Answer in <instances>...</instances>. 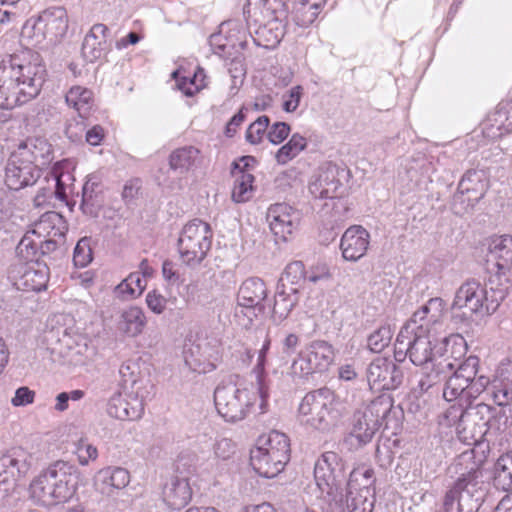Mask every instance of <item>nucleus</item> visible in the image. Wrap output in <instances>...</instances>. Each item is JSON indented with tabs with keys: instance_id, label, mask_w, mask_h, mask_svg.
Instances as JSON below:
<instances>
[{
	"instance_id": "nucleus-54",
	"label": "nucleus",
	"mask_w": 512,
	"mask_h": 512,
	"mask_svg": "<svg viewBox=\"0 0 512 512\" xmlns=\"http://www.w3.org/2000/svg\"><path fill=\"white\" fill-rule=\"evenodd\" d=\"M392 335L390 326H380L369 335L367 339L368 348L375 353H380L390 344Z\"/></svg>"
},
{
	"instance_id": "nucleus-50",
	"label": "nucleus",
	"mask_w": 512,
	"mask_h": 512,
	"mask_svg": "<svg viewBox=\"0 0 512 512\" xmlns=\"http://www.w3.org/2000/svg\"><path fill=\"white\" fill-rule=\"evenodd\" d=\"M271 340L269 337H266L262 348L259 351L258 361L254 368L257 372V381H258V392L261 399L260 409L261 413L266 412L267 408V398H268V388L264 384V375H265V363H266V355L270 349Z\"/></svg>"
},
{
	"instance_id": "nucleus-12",
	"label": "nucleus",
	"mask_w": 512,
	"mask_h": 512,
	"mask_svg": "<svg viewBox=\"0 0 512 512\" xmlns=\"http://www.w3.org/2000/svg\"><path fill=\"white\" fill-rule=\"evenodd\" d=\"M37 227L38 230L45 231L49 236L53 237L47 240L39 238V258L40 260H46L50 267L63 255L60 244L55 238H64L68 230L67 222L60 213L50 211L41 217Z\"/></svg>"
},
{
	"instance_id": "nucleus-8",
	"label": "nucleus",
	"mask_w": 512,
	"mask_h": 512,
	"mask_svg": "<svg viewBox=\"0 0 512 512\" xmlns=\"http://www.w3.org/2000/svg\"><path fill=\"white\" fill-rule=\"evenodd\" d=\"M488 301L486 288L479 281L469 279L456 292L451 305L453 318L459 317L461 320H466L474 314L481 316L491 315L495 310H490V303Z\"/></svg>"
},
{
	"instance_id": "nucleus-37",
	"label": "nucleus",
	"mask_w": 512,
	"mask_h": 512,
	"mask_svg": "<svg viewBox=\"0 0 512 512\" xmlns=\"http://www.w3.org/2000/svg\"><path fill=\"white\" fill-rule=\"evenodd\" d=\"M286 24L279 21L253 24L255 27L254 42L264 48H275L285 34Z\"/></svg>"
},
{
	"instance_id": "nucleus-55",
	"label": "nucleus",
	"mask_w": 512,
	"mask_h": 512,
	"mask_svg": "<svg viewBox=\"0 0 512 512\" xmlns=\"http://www.w3.org/2000/svg\"><path fill=\"white\" fill-rule=\"evenodd\" d=\"M263 447L269 450H273L290 460V440L282 432L276 430L271 431L268 436V439L265 442V446Z\"/></svg>"
},
{
	"instance_id": "nucleus-26",
	"label": "nucleus",
	"mask_w": 512,
	"mask_h": 512,
	"mask_svg": "<svg viewBox=\"0 0 512 512\" xmlns=\"http://www.w3.org/2000/svg\"><path fill=\"white\" fill-rule=\"evenodd\" d=\"M477 448L474 446L471 449L465 450L450 465V471L458 475L456 480L464 479V483L472 480L473 482L481 481L483 476L481 469L483 458L476 459Z\"/></svg>"
},
{
	"instance_id": "nucleus-60",
	"label": "nucleus",
	"mask_w": 512,
	"mask_h": 512,
	"mask_svg": "<svg viewBox=\"0 0 512 512\" xmlns=\"http://www.w3.org/2000/svg\"><path fill=\"white\" fill-rule=\"evenodd\" d=\"M87 117L74 118L70 120L65 128L66 136L73 142L81 141L83 137H85L87 124L85 123V119Z\"/></svg>"
},
{
	"instance_id": "nucleus-61",
	"label": "nucleus",
	"mask_w": 512,
	"mask_h": 512,
	"mask_svg": "<svg viewBox=\"0 0 512 512\" xmlns=\"http://www.w3.org/2000/svg\"><path fill=\"white\" fill-rule=\"evenodd\" d=\"M94 183L91 185L89 182H86L82 189V203L81 208L86 214H94L96 213L97 208L99 207L98 201L96 200V195H94L93 190Z\"/></svg>"
},
{
	"instance_id": "nucleus-58",
	"label": "nucleus",
	"mask_w": 512,
	"mask_h": 512,
	"mask_svg": "<svg viewBox=\"0 0 512 512\" xmlns=\"http://www.w3.org/2000/svg\"><path fill=\"white\" fill-rule=\"evenodd\" d=\"M91 239L88 237L81 238L74 249L73 261L76 266L85 267L93 259L91 248Z\"/></svg>"
},
{
	"instance_id": "nucleus-56",
	"label": "nucleus",
	"mask_w": 512,
	"mask_h": 512,
	"mask_svg": "<svg viewBox=\"0 0 512 512\" xmlns=\"http://www.w3.org/2000/svg\"><path fill=\"white\" fill-rule=\"evenodd\" d=\"M414 323H406L400 330L395 343L394 348V359L395 363H402L408 357L410 359V354L408 351V343L407 339L409 338V333L413 331Z\"/></svg>"
},
{
	"instance_id": "nucleus-38",
	"label": "nucleus",
	"mask_w": 512,
	"mask_h": 512,
	"mask_svg": "<svg viewBox=\"0 0 512 512\" xmlns=\"http://www.w3.org/2000/svg\"><path fill=\"white\" fill-rule=\"evenodd\" d=\"M98 477L102 484L99 486L98 480L95 485L101 493L112 495L114 490H121L128 485V471L123 468H106L99 471Z\"/></svg>"
},
{
	"instance_id": "nucleus-1",
	"label": "nucleus",
	"mask_w": 512,
	"mask_h": 512,
	"mask_svg": "<svg viewBox=\"0 0 512 512\" xmlns=\"http://www.w3.org/2000/svg\"><path fill=\"white\" fill-rule=\"evenodd\" d=\"M404 412L394 406L389 395L382 394L373 399L363 410L352 417V429L345 436L344 444L349 449H358L368 444L381 427L395 434L401 428Z\"/></svg>"
},
{
	"instance_id": "nucleus-17",
	"label": "nucleus",
	"mask_w": 512,
	"mask_h": 512,
	"mask_svg": "<svg viewBox=\"0 0 512 512\" xmlns=\"http://www.w3.org/2000/svg\"><path fill=\"white\" fill-rule=\"evenodd\" d=\"M237 34H243V36H245L244 31L233 29L230 30V34L227 37H223L221 34H213L210 37V45L214 53L225 60H231L229 72L232 74L233 78L237 77V73L241 75L245 73L241 59V51L246 48L247 41L241 37L234 39Z\"/></svg>"
},
{
	"instance_id": "nucleus-39",
	"label": "nucleus",
	"mask_w": 512,
	"mask_h": 512,
	"mask_svg": "<svg viewBox=\"0 0 512 512\" xmlns=\"http://www.w3.org/2000/svg\"><path fill=\"white\" fill-rule=\"evenodd\" d=\"M492 385L495 401L512 400V363H503L498 367Z\"/></svg>"
},
{
	"instance_id": "nucleus-18",
	"label": "nucleus",
	"mask_w": 512,
	"mask_h": 512,
	"mask_svg": "<svg viewBox=\"0 0 512 512\" xmlns=\"http://www.w3.org/2000/svg\"><path fill=\"white\" fill-rule=\"evenodd\" d=\"M42 170L31 161L13 151L5 167V183L11 190L18 191L34 185L41 177Z\"/></svg>"
},
{
	"instance_id": "nucleus-57",
	"label": "nucleus",
	"mask_w": 512,
	"mask_h": 512,
	"mask_svg": "<svg viewBox=\"0 0 512 512\" xmlns=\"http://www.w3.org/2000/svg\"><path fill=\"white\" fill-rule=\"evenodd\" d=\"M270 124L268 116L263 115L258 117L251 123L246 131V140L253 145L259 144Z\"/></svg>"
},
{
	"instance_id": "nucleus-28",
	"label": "nucleus",
	"mask_w": 512,
	"mask_h": 512,
	"mask_svg": "<svg viewBox=\"0 0 512 512\" xmlns=\"http://www.w3.org/2000/svg\"><path fill=\"white\" fill-rule=\"evenodd\" d=\"M267 297V288L264 281L258 277L246 279L237 294L238 304L246 308H256L263 312V301Z\"/></svg>"
},
{
	"instance_id": "nucleus-2",
	"label": "nucleus",
	"mask_w": 512,
	"mask_h": 512,
	"mask_svg": "<svg viewBox=\"0 0 512 512\" xmlns=\"http://www.w3.org/2000/svg\"><path fill=\"white\" fill-rule=\"evenodd\" d=\"M0 65V109H12L35 98L45 81V67L38 62Z\"/></svg>"
},
{
	"instance_id": "nucleus-59",
	"label": "nucleus",
	"mask_w": 512,
	"mask_h": 512,
	"mask_svg": "<svg viewBox=\"0 0 512 512\" xmlns=\"http://www.w3.org/2000/svg\"><path fill=\"white\" fill-rule=\"evenodd\" d=\"M299 345V337L294 334H288L283 340L282 352L277 357L278 367L286 366L289 364L291 356L296 352Z\"/></svg>"
},
{
	"instance_id": "nucleus-25",
	"label": "nucleus",
	"mask_w": 512,
	"mask_h": 512,
	"mask_svg": "<svg viewBox=\"0 0 512 512\" xmlns=\"http://www.w3.org/2000/svg\"><path fill=\"white\" fill-rule=\"evenodd\" d=\"M487 270L508 272L512 267V236L504 235L491 240L487 254Z\"/></svg>"
},
{
	"instance_id": "nucleus-29",
	"label": "nucleus",
	"mask_w": 512,
	"mask_h": 512,
	"mask_svg": "<svg viewBox=\"0 0 512 512\" xmlns=\"http://www.w3.org/2000/svg\"><path fill=\"white\" fill-rule=\"evenodd\" d=\"M240 161L244 162L243 167L240 166L239 163L234 162L232 170V173L236 177L232 191V199L237 203L245 202L251 197L254 176L245 171V168L248 167L249 161L255 162L256 160L253 156H243L240 158Z\"/></svg>"
},
{
	"instance_id": "nucleus-14",
	"label": "nucleus",
	"mask_w": 512,
	"mask_h": 512,
	"mask_svg": "<svg viewBox=\"0 0 512 512\" xmlns=\"http://www.w3.org/2000/svg\"><path fill=\"white\" fill-rule=\"evenodd\" d=\"M33 456L22 448H13L0 457V495L14 491L17 482L30 470Z\"/></svg>"
},
{
	"instance_id": "nucleus-40",
	"label": "nucleus",
	"mask_w": 512,
	"mask_h": 512,
	"mask_svg": "<svg viewBox=\"0 0 512 512\" xmlns=\"http://www.w3.org/2000/svg\"><path fill=\"white\" fill-rule=\"evenodd\" d=\"M307 356L314 369H318V372H323L334 361V349L328 342L316 340L309 345Z\"/></svg>"
},
{
	"instance_id": "nucleus-27",
	"label": "nucleus",
	"mask_w": 512,
	"mask_h": 512,
	"mask_svg": "<svg viewBox=\"0 0 512 512\" xmlns=\"http://www.w3.org/2000/svg\"><path fill=\"white\" fill-rule=\"evenodd\" d=\"M287 7L284 0H262L255 5L253 12L249 11L247 19L249 27L253 24H265L279 21L287 23Z\"/></svg>"
},
{
	"instance_id": "nucleus-63",
	"label": "nucleus",
	"mask_w": 512,
	"mask_h": 512,
	"mask_svg": "<svg viewBox=\"0 0 512 512\" xmlns=\"http://www.w3.org/2000/svg\"><path fill=\"white\" fill-rule=\"evenodd\" d=\"M291 369L294 375L301 378L318 372V369H314L312 363L309 362V357H303L302 355H299L297 359L293 360Z\"/></svg>"
},
{
	"instance_id": "nucleus-51",
	"label": "nucleus",
	"mask_w": 512,
	"mask_h": 512,
	"mask_svg": "<svg viewBox=\"0 0 512 512\" xmlns=\"http://www.w3.org/2000/svg\"><path fill=\"white\" fill-rule=\"evenodd\" d=\"M306 146V138L295 133L290 140L277 151L275 155L276 161L282 165L286 164L304 150Z\"/></svg>"
},
{
	"instance_id": "nucleus-45",
	"label": "nucleus",
	"mask_w": 512,
	"mask_h": 512,
	"mask_svg": "<svg viewBox=\"0 0 512 512\" xmlns=\"http://www.w3.org/2000/svg\"><path fill=\"white\" fill-rule=\"evenodd\" d=\"M40 230L28 231L21 238L16 247L17 256L25 262H38Z\"/></svg>"
},
{
	"instance_id": "nucleus-7",
	"label": "nucleus",
	"mask_w": 512,
	"mask_h": 512,
	"mask_svg": "<svg viewBox=\"0 0 512 512\" xmlns=\"http://www.w3.org/2000/svg\"><path fill=\"white\" fill-rule=\"evenodd\" d=\"M314 478L322 493H326L334 500L338 497L340 501L342 500L348 482L345 465L337 453L327 451L321 455L315 463Z\"/></svg>"
},
{
	"instance_id": "nucleus-33",
	"label": "nucleus",
	"mask_w": 512,
	"mask_h": 512,
	"mask_svg": "<svg viewBox=\"0 0 512 512\" xmlns=\"http://www.w3.org/2000/svg\"><path fill=\"white\" fill-rule=\"evenodd\" d=\"M39 22L44 23V35L50 41H58L68 29L66 10L62 7L44 11L39 17Z\"/></svg>"
},
{
	"instance_id": "nucleus-49",
	"label": "nucleus",
	"mask_w": 512,
	"mask_h": 512,
	"mask_svg": "<svg viewBox=\"0 0 512 512\" xmlns=\"http://www.w3.org/2000/svg\"><path fill=\"white\" fill-rule=\"evenodd\" d=\"M271 340L269 337H266L262 348L259 351L258 361L254 368L257 372V381H258V392L261 399L260 409L261 413L266 412L267 408V398H268V388L264 384V375H265V363H266V355L270 349Z\"/></svg>"
},
{
	"instance_id": "nucleus-44",
	"label": "nucleus",
	"mask_w": 512,
	"mask_h": 512,
	"mask_svg": "<svg viewBox=\"0 0 512 512\" xmlns=\"http://www.w3.org/2000/svg\"><path fill=\"white\" fill-rule=\"evenodd\" d=\"M66 102L73 107L81 117H87L93 107V93L91 90L73 86L66 94Z\"/></svg>"
},
{
	"instance_id": "nucleus-42",
	"label": "nucleus",
	"mask_w": 512,
	"mask_h": 512,
	"mask_svg": "<svg viewBox=\"0 0 512 512\" xmlns=\"http://www.w3.org/2000/svg\"><path fill=\"white\" fill-rule=\"evenodd\" d=\"M183 358L185 365L193 372L201 374L215 369V365L202 353L199 344H186L183 349Z\"/></svg>"
},
{
	"instance_id": "nucleus-46",
	"label": "nucleus",
	"mask_w": 512,
	"mask_h": 512,
	"mask_svg": "<svg viewBox=\"0 0 512 512\" xmlns=\"http://www.w3.org/2000/svg\"><path fill=\"white\" fill-rule=\"evenodd\" d=\"M494 486L503 491L512 489V451L501 455L495 464Z\"/></svg>"
},
{
	"instance_id": "nucleus-35",
	"label": "nucleus",
	"mask_w": 512,
	"mask_h": 512,
	"mask_svg": "<svg viewBox=\"0 0 512 512\" xmlns=\"http://www.w3.org/2000/svg\"><path fill=\"white\" fill-rule=\"evenodd\" d=\"M299 299V291L277 285L272 310L273 321L281 323L287 319L293 308L298 304Z\"/></svg>"
},
{
	"instance_id": "nucleus-3",
	"label": "nucleus",
	"mask_w": 512,
	"mask_h": 512,
	"mask_svg": "<svg viewBox=\"0 0 512 512\" xmlns=\"http://www.w3.org/2000/svg\"><path fill=\"white\" fill-rule=\"evenodd\" d=\"M412 333H409L407 339L410 361L416 366H423L428 363H434L437 358L445 357L451 347V355L455 353L454 348H458V352L466 350V342L464 338L458 334H453L438 340L430 334L429 330L423 325H415Z\"/></svg>"
},
{
	"instance_id": "nucleus-41",
	"label": "nucleus",
	"mask_w": 512,
	"mask_h": 512,
	"mask_svg": "<svg viewBox=\"0 0 512 512\" xmlns=\"http://www.w3.org/2000/svg\"><path fill=\"white\" fill-rule=\"evenodd\" d=\"M432 364V369L429 372H426L421 380L419 381V388L421 392H427L429 389H432L437 384L442 381L447 382L448 373L455 368V362L448 361V358H445L443 361L434 362Z\"/></svg>"
},
{
	"instance_id": "nucleus-13",
	"label": "nucleus",
	"mask_w": 512,
	"mask_h": 512,
	"mask_svg": "<svg viewBox=\"0 0 512 512\" xmlns=\"http://www.w3.org/2000/svg\"><path fill=\"white\" fill-rule=\"evenodd\" d=\"M178 475L171 478L163 488V500L168 507L175 510L184 508L192 498V489L189 484V475L193 474L195 467L189 464V459L179 456L175 463Z\"/></svg>"
},
{
	"instance_id": "nucleus-11",
	"label": "nucleus",
	"mask_w": 512,
	"mask_h": 512,
	"mask_svg": "<svg viewBox=\"0 0 512 512\" xmlns=\"http://www.w3.org/2000/svg\"><path fill=\"white\" fill-rule=\"evenodd\" d=\"M489 180L484 170L470 169L459 182L458 190L453 196V208L456 214H463L472 209L486 194Z\"/></svg>"
},
{
	"instance_id": "nucleus-48",
	"label": "nucleus",
	"mask_w": 512,
	"mask_h": 512,
	"mask_svg": "<svg viewBox=\"0 0 512 512\" xmlns=\"http://www.w3.org/2000/svg\"><path fill=\"white\" fill-rule=\"evenodd\" d=\"M496 402L497 407L491 406V438L512 425V406L509 405V402Z\"/></svg>"
},
{
	"instance_id": "nucleus-64",
	"label": "nucleus",
	"mask_w": 512,
	"mask_h": 512,
	"mask_svg": "<svg viewBox=\"0 0 512 512\" xmlns=\"http://www.w3.org/2000/svg\"><path fill=\"white\" fill-rule=\"evenodd\" d=\"M34 399L35 392L27 386H22L15 391V395L11 399V404L14 407L26 406L28 404H32Z\"/></svg>"
},
{
	"instance_id": "nucleus-36",
	"label": "nucleus",
	"mask_w": 512,
	"mask_h": 512,
	"mask_svg": "<svg viewBox=\"0 0 512 512\" xmlns=\"http://www.w3.org/2000/svg\"><path fill=\"white\" fill-rule=\"evenodd\" d=\"M506 273L496 269L483 286L489 298L490 310L496 311L509 292L511 284Z\"/></svg>"
},
{
	"instance_id": "nucleus-4",
	"label": "nucleus",
	"mask_w": 512,
	"mask_h": 512,
	"mask_svg": "<svg viewBox=\"0 0 512 512\" xmlns=\"http://www.w3.org/2000/svg\"><path fill=\"white\" fill-rule=\"evenodd\" d=\"M80 479L78 468L69 462L59 460L49 465L34 481L33 487L40 490L41 497L55 502H66L75 493Z\"/></svg>"
},
{
	"instance_id": "nucleus-6",
	"label": "nucleus",
	"mask_w": 512,
	"mask_h": 512,
	"mask_svg": "<svg viewBox=\"0 0 512 512\" xmlns=\"http://www.w3.org/2000/svg\"><path fill=\"white\" fill-rule=\"evenodd\" d=\"M465 412L458 429L459 439L468 445L488 449L491 441V406L484 402L468 403Z\"/></svg>"
},
{
	"instance_id": "nucleus-52",
	"label": "nucleus",
	"mask_w": 512,
	"mask_h": 512,
	"mask_svg": "<svg viewBox=\"0 0 512 512\" xmlns=\"http://www.w3.org/2000/svg\"><path fill=\"white\" fill-rule=\"evenodd\" d=\"M375 488H370L367 485L361 486L358 493L351 498V503L348 504L350 512H373Z\"/></svg>"
},
{
	"instance_id": "nucleus-47",
	"label": "nucleus",
	"mask_w": 512,
	"mask_h": 512,
	"mask_svg": "<svg viewBox=\"0 0 512 512\" xmlns=\"http://www.w3.org/2000/svg\"><path fill=\"white\" fill-rule=\"evenodd\" d=\"M306 280V271L303 262L294 261L289 263L283 274L281 275L278 284L279 287L290 288L300 292Z\"/></svg>"
},
{
	"instance_id": "nucleus-5",
	"label": "nucleus",
	"mask_w": 512,
	"mask_h": 512,
	"mask_svg": "<svg viewBox=\"0 0 512 512\" xmlns=\"http://www.w3.org/2000/svg\"><path fill=\"white\" fill-rule=\"evenodd\" d=\"M212 230L208 223L193 219L182 229L178 239L181 259L188 265H198L207 256L212 244Z\"/></svg>"
},
{
	"instance_id": "nucleus-32",
	"label": "nucleus",
	"mask_w": 512,
	"mask_h": 512,
	"mask_svg": "<svg viewBox=\"0 0 512 512\" xmlns=\"http://www.w3.org/2000/svg\"><path fill=\"white\" fill-rule=\"evenodd\" d=\"M107 27L104 24H95L86 34L82 43V56L87 62L93 63L101 58L105 51Z\"/></svg>"
},
{
	"instance_id": "nucleus-10",
	"label": "nucleus",
	"mask_w": 512,
	"mask_h": 512,
	"mask_svg": "<svg viewBox=\"0 0 512 512\" xmlns=\"http://www.w3.org/2000/svg\"><path fill=\"white\" fill-rule=\"evenodd\" d=\"M334 394L328 388L311 391L299 405L301 421L317 430L325 431L331 426L330 412Z\"/></svg>"
},
{
	"instance_id": "nucleus-19",
	"label": "nucleus",
	"mask_w": 512,
	"mask_h": 512,
	"mask_svg": "<svg viewBox=\"0 0 512 512\" xmlns=\"http://www.w3.org/2000/svg\"><path fill=\"white\" fill-rule=\"evenodd\" d=\"M456 363V359L454 360ZM479 366V359L476 356H470L465 359L461 364L456 365L448 373V379L443 389V397L446 401L451 402L456 400L459 395L469 387L473 378L477 375Z\"/></svg>"
},
{
	"instance_id": "nucleus-53",
	"label": "nucleus",
	"mask_w": 512,
	"mask_h": 512,
	"mask_svg": "<svg viewBox=\"0 0 512 512\" xmlns=\"http://www.w3.org/2000/svg\"><path fill=\"white\" fill-rule=\"evenodd\" d=\"M320 9L321 3L318 1H314L309 6H295L293 20L298 26L308 27L316 20Z\"/></svg>"
},
{
	"instance_id": "nucleus-30",
	"label": "nucleus",
	"mask_w": 512,
	"mask_h": 512,
	"mask_svg": "<svg viewBox=\"0 0 512 512\" xmlns=\"http://www.w3.org/2000/svg\"><path fill=\"white\" fill-rule=\"evenodd\" d=\"M49 275L48 262L46 260L38 261L23 272L17 285L26 291L40 292L47 288Z\"/></svg>"
},
{
	"instance_id": "nucleus-31",
	"label": "nucleus",
	"mask_w": 512,
	"mask_h": 512,
	"mask_svg": "<svg viewBox=\"0 0 512 512\" xmlns=\"http://www.w3.org/2000/svg\"><path fill=\"white\" fill-rule=\"evenodd\" d=\"M48 338L57 339L61 353L67 351L71 354L82 355L88 349L87 339L71 329L54 327L49 331Z\"/></svg>"
},
{
	"instance_id": "nucleus-23",
	"label": "nucleus",
	"mask_w": 512,
	"mask_h": 512,
	"mask_svg": "<svg viewBox=\"0 0 512 512\" xmlns=\"http://www.w3.org/2000/svg\"><path fill=\"white\" fill-rule=\"evenodd\" d=\"M370 235L362 226H351L341 238L340 248L346 260L357 261L366 254Z\"/></svg>"
},
{
	"instance_id": "nucleus-22",
	"label": "nucleus",
	"mask_w": 512,
	"mask_h": 512,
	"mask_svg": "<svg viewBox=\"0 0 512 512\" xmlns=\"http://www.w3.org/2000/svg\"><path fill=\"white\" fill-rule=\"evenodd\" d=\"M290 460L273 450L257 447L251 450L250 464L262 477L273 478L284 470Z\"/></svg>"
},
{
	"instance_id": "nucleus-34",
	"label": "nucleus",
	"mask_w": 512,
	"mask_h": 512,
	"mask_svg": "<svg viewBox=\"0 0 512 512\" xmlns=\"http://www.w3.org/2000/svg\"><path fill=\"white\" fill-rule=\"evenodd\" d=\"M128 366L121 365L119 369L120 380L118 390L110 397L107 403V414L114 419L125 421L128 416V393L126 392V373Z\"/></svg>"
},
{
	"instance_id": "nucleus-24",
	"label": "nucleus",
	"mask_w": 512,
	"mask_h": 512,
	"mask_svg": "<svg viewBox=\"0 0 512 512\" xmlns=\"http://www.w3.org/2000/svg\"><path fill=\"white\" fill-rule=\"evenodd\" d=\"M15 152L41 170L53 160L51 144L41 137L27 138L18 145Z\"/></svg>"
},
{
	"instance_id": "nucleus-20",
	"label": "nucleus",
	"mask_w": 512,
	"mask_h": 512,
	"mask_svg": "<svg viewBox=\"0 0 512 512\" xmlns=\"http://www.w3.org/2000/svg\"><path fill=\"white\" fill-rule=\"evenodd\" d=\"M270 230L279 239L286 241L299 220V214L286 203L271 205L266 215Z\"/></svg>"
},
{
	"instance_id": "nucleus-15",
	"label": "nucleus",
	"mask_w": 512,
	"mask_h": 512,
	"mask_svg": "<svg viewBox=\"0 0 512 512\" xmlns=\"http://www.w3.org/2000/svg\"><path fill=\"white\" fill-rule=\"evenodd\" d=\"M349 171L331 162L326 163L321 169L315 181L309 184V192L316 199L340 198L345 192L344 181L347 180Z\"/></svg>"
},
{
	"instance_id": "nucleus-62",
	"label": "nucleus",
	"mask_w": 512,
	"mask_h": 512,
	"mask_svg": "<svg viewBox=\"0 0 512 512\" xmlns=\"http://www.w3.org/2000/svg\"><path fill=\"white\" fill-rule=\"evenodd\" d=\"M291 131V127L286 122L274 123L268 131L267 138L272 144L282 143Z\"/></svg>"
},
{
	"instance_id": "nucleus-43",
	"label": "nucleus",
	"mask_w": 512,
	"mask_h": 512,
	"mask_svg": "<svg viewBox=\"0 0 512 512\" xmlns=\"http://www.w3.org/2000/svg\"><path fill=\"white\" fill-rule=\"evenodd\" d=\"M198 155L199 150L193 146L177 148L169 156V169L184 174L194 166Z\"/></svg>"
},
{
	"instance_id": "nucleus-21",
	"label": "nucleus",
	"mask_w": 512,
	"mask_h": 512,
	"mask_svg": "<svg viewBox=\"0 0 512 512\" xmlns=\"http://www.w3.org/2000/svg\"><path fill=\"white\" fill-rule=\"evenodd\" d=\"M458 490V512H478L485 501L488 490L483 480L465 482L456 480Z\"/></svg>"
},
{
	"instance_id": "nucleus-16",
	"label": "nucleus",
	"mask_w": 512,
	"mask_h": 512,
	"mask_svg": "<svg viewBox=\"0 0 512 512\" xmlns=\"http://www.w3.org/2000/svg\"><path fill=\"white\" fill-rule=\"evenodd\" d=\"M367 382L371 389L395 390L404 380L400 366L385 357L375 358L366 369Z\"/></svg>"
},
{
	"instance_id": "nucleus-9",
	"label": "nucleus",
	"mask_w": 512,
	"mask_h": 512,
	"mask_svg": "<svg viewBox=\"0 0 512 512\" xmlns=\"http://www.w3.org/2000/svg\"><path fill=\"white\" fill-rule=\"evenodd\" d=\"M214 402L218 413L230 422L245 418L253 401L247 389H240L233 382H222L214 391Z\"/></svg>"
}]
</instances>
